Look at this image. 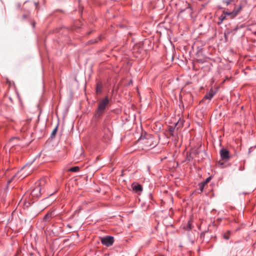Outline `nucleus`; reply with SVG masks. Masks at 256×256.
Wrapping results in <instances>:
<instances>
[{
  "instance_id": "6ab92c4d",
  "label": "nucleus",
  "mask_w": 256,
  "mask_h": 256,
  "mask_svg": "<svg viewBox=\"0 0 256 256\" xmlns=\"http://www.w3.org/2000/svg\"><path fill=\"white\" fill-rule=\"evenodd\" d=\"M220 18L221 20V22L226 18V16H221L220 17Z\"/></svg>"
},
{
  "instance_id": "bb28decb",
  "label": "nucleus",
  "mask_w": 256,
  "mask_h": 256,
  "mask_svg": "<svg viewBox=\"0 0 256 256\" xmlns=\"http://www.w3.org/2000/svg\"><path fill=\"white\" fill-rule=\"evenodd\" d=\"M90 42L91 44L94 43V42H91V41Z\"/></svg>"
},
{
  "instance_id": "a878e982",
  "label": "nucleus",
  "mask_w": 256,
  "mask_h": 256,
  "mask_svg": "<svg viewBox=\"0 0 256 256\" xmlns=\"http://www.w3.org/2000/svg\"><path fill=\"white\" fill-rule=\"evenodd\" d=\"M218 164H222V163L220 162H219Z\"/></svg>"
},
{
  "instance_id": "39448f33",
  "label": "nucleus",
  "mask_w": 256,
  "mask_h": 256,
  "mask_svg": "<svg viewBox=\"0 0 256 256\" xmlns=\"http://www.w3.org/2000/svg\"><path fill=\"white\" fill-rule=\"evenodd\" d=\"M214 91L212 90H211L208 94H206L205 96L204 97V99L202 100H204L206 99H208L209 100H210L212 99V98L214 96Z\"/></svg>"
},
{
  "instance_id": "2eb2a0df",
  "label": "nucleus",
  "mask_w": 256,
  "mask_h": 256,
  "mask_svg": "<svg viewBox=\"0 0 256 256\" xmlns=\"http://www.w3.org/2000/svg\"><path fill=\"white\" fill-rule=\"evenodd\" d=\"M174 130V128H173L172 126H170L169 128L168 131L170 132L171 136H173Z\"/></svg>"
},
{
  "instance_id": "a211bd4d",
  "label": "nucleus",
  "mask_w": 256,
  "mask_h": 256,
  "mask_svg": "<svg viewBox=\"0 0 256 256\" xmlns=\"http://www.w3.org/2000/svg\"><path fill=\"white\" fill-rule=\"evenodd\" d=\"M188 230H190L192 228V222L189 221L188 224Z\"/></svg>"
},
{
  "instance_id": "dca6fc26",
  "label": "nucleus",
  "mask_w": 256,
  "mask_h": 256,
  "mask_svg": "<svg viewBox=\"0 0 256 256\" xmlns=\"http://www.w3.org/2000/svg\"><path fill=\"white\" fill-rule=\"evenodd\" d=\"M204 186V184H202V182L199 184L200 190V192H202L203 191Z\"/></svg>"
},
{
  "instance_id": "6e6552de",
  "label": "nucleus",
  "mask_w": 256,
  "mask_h": 256,
  "mask_svg": "<svg viewBox=\"0 0 256 256\" xmlns=\"http://www.w3.org/2000/svg\"><path fill=\"white\" fill-rule=\"evenodd\" d=\"M102 244L106 247H108L112 245L114 241H101Z\"/></svg>"
},
{
  "instance_id": "aec40b11",
  "label": "nucleus",
  "mask_w": 256,
  "mask_h": 256,
  "mask_svg": "<svg viewBox=\"0 0 256 256\" xmlns=\"http://www.w3.org/2000/svg\"><path fill=\"white\" fill-rule=\"evenodd\" d=\"M231 2L232 1H230V0H228L224 1V2L226 6H228Z\"/></svg>"
},
{
  "instance_id": "4468645a",
  "label": "nucleus",
  "mask_w": 256,
  "mask_h": 256,
  "mask_svg": "<svg viewBox=\"0 0 256 256\" xmlns=\"http://www.w3.org/2000/svg\"><path fill=\"white\" fill-rule=\"evenodd\" d=\"M57 131H58V126H56V127L54 128V130H52V134H51V136H52V138H53V137H54V136H56V132H57Z\"/></svg>"
},
{
  "instance_id": "f8f14e48",
  "label": "nucleus",
  "mask_w": 256,
  "mask_h": 256,
  "mask_svg": "<svg viewBox=\"0 0 256 256\" xmlns=\"http://www.w3.org/2000/svg\"><path fill=\"white\" fill-rule=\"evenodd\" d=\"M114 240V238L113 236H104L103 238H101V240Z\"/></svg>"
},
{
  "instance_id": "b1692460",
  "label": "nucleus",
  "mask_w": 256,
  "mask_h": 256,
  "mask_svg": "<svg viewBox=\"0 0 256 256\" xmlns=\"http://www.w3.org/2000/svg\"><path fill=\"white\" fill-rule=\"evenodd\" d=\"M27 175H28V174H24V175L22 176V178H24L26 177Z\"/></svg>"
},
{
  "instance_id": "f3484780",
  "label": "nucleus",
  "mask_w": 256,
  "mask_h": 256,
  "mask_svg": "<svg viewBox=\"0 0 256 256\" xmlns=\"http://www.w3.org/2000/svg\"><path fill=\"white\" fill-rule=\"evenodd\" d=\"M210 180H211V177H210H210L208 178L205 180V181H204V182H202V184H204L205 185V184H208V183L210 181Z\"/></svg>"
},
{
  "instance_id": "20e7f679",
  "label": "nucleus",
  "mask_w": 256,
  "mask_h": 256,
  "mask_svg": "<svg viewBox=\"0 0 256 256\" xmlns=\"http://www.w3.org/2000/svg\"><path fill=\"white\" fill-rule=\"evenodd\" d=\"M42 190L41 188L37 186L32 190L31 194L33 196L38 197L41 195Z\"/></svg>"
},
{
  "instance_id": "412c9836",
  "label": "nucleus",
  "mask_w": 256,
  "mask_h": 256,
  "mask_svg": "<svg viewBox=\"0 0 256 256\" xmlns=\"http://www.w3.org/2000/svg\"><path fill=\"white\" fill-rule=\"evenodd\" d=\"M186 9H190V10H192L191 7L190 6V4H188V6L186 8Z\"/></svg>"
},
{
  "instance_id": "1a4fd4ad",
  "label": "nucleus",
  "mask_w": 256,
  "mask_h": 256,
  "mask_svg": "<svg viewBox=\"0 0 256 256\" xmlns=\"http://www.w3.org/2000/svg\"><path fill=\"white\" fill-rule=\"evenodd\" d=\"M46 182V179H44V178L40 180L38 186L42 188V187L45 185Z\"/></svg>"
},
{
  "instance_id": "9d476101",
  "label": "nucleus",
  "mask_w": 256,
  "mask_h": 256,
  "mask_svg": "<svg viewBox=\"0 0 256 256\" xmlns=\"http://www.w3.org/2000/svg\"><path fill=\"white\" fill-rule=\"evenodd\" d=\"M224 238L226 240L232 238L231 234L230 232L228 231L224 233Z\"/></svg>"
},
{
  "instance_id": "9b49d317",
  "label": "nucleus",
  "mask_w": 256,
  "mask_h": 256,
  "mask_svg": "<svg viewBox=\"0 0 256 256\" xmlns=\"http://www.w3.org/2000/svg\"><path fill=\"white\" fill-rule=\"evenodd\" d=\"M80 170V168L78 166H74L70 168L68 170V171L72 172H76Z\"/></svg>"
},
{
  "instance_id": "f03ea898",
  "label": "nucleus",
  "mask_w": 256,
  "mask_h": 256,
  "mask_svg": "<svg viewBox=\"0 0 256 256\" xmlns=\"http://www.w3.org/2000/svg\"><path fill=\"white\" fill-rule=\"evenodd\" d=\"M222 160L227 161L230 159L229 152L226 148H222L220 152Z\"/></svg>"
},
{
  "instance_id": "0eeeda50",
  "label": "nucleus",
  "mask_w": 256,
  "mask_h": 256,
  "mask_svg": "<svg viewBox=\"0 0 256 256\" xmlns=\"http://www.w3.org/2000/svg\"><path fill=\"white\" fill-rule=\"evenodd\" d=\"M102 84L100 83H98L96 86V92L97 94H100L102 92Z\"/></svg>"
},
{
  "instance_id": "7ed1b4c3",
  "label": "nucleus",
  "mask_w": 256,
  "mask_h": 256,
  "mask_svg": "<svg viewBox=\"0 0 256 256\" xmlns=\"http://www.w3.org/2000/svg\"><path fill=\"white\" fill-rule=\"evenodd\" d=\"M241 8H239L236 10H234L232 12H224V14L226 15L225 16H230V18H234L240 12Z\"/></svg>"
},
{
  "instance_id": "4be33fe9",
  "label": "nucleus",
  "mask_w": 256,
  "mask_h": 256,
  "mask_svg": "<svg viewBox=\"0 0 256 256\" xmlns=\"http://www.w3.org/2000/svg\"><path fill=\"white\" fill-rule=\"evenodd\" d=\"M27 18V15H26V14H24V15L22 16V18H23V19H25V18Z\"/></svg>"
},
{
  "instance_id": "423d86ee",
  "label": "nucleus",
  "mask_w": 256,
  "mask_h": 256,
  "mask_svg": "<svg viewBox=\"0 0 256 256\" xmlns=\"http://www.w3.org/2000/svg\"><path fill=\"white\" fill-rule=\"evenodd\" d=\"M133 190L136 192H140L142 190V187L140 184H138L133 186Z\"/></svg>"
},
{
  "instance_id": "393cba45",
  "label": "nucleus",
  "mask_w": 256,
  "mask_h": 256,
  "mask_svg": "<svg viewBox=\"0 0 256 256\" xmlns=\"http://www.w3.org/2000/svg\"><path fill=\"white\" fill-rule=\"evenodd\" d=\"M184 10H180V12H184Z\"/></svg>"
},
{
  "instance_id": "5701e85b",
  "label": "nucleus",
  "mask_w": 256,
  "mask_h": 256,
  "mask_svg": "<svg viewBox=\"0 0 256 256\" xmlns=\"http://www.w3.org/2000/svg\"><path fill=\"white\" fill-rule=\"evenodd\" d=\"M35 24H36V23H35L34 22L32 24V27H33V28H34V26H35Z\"/></svg>"
},
{
  "instance_id": "ddd939ff",
  "label": "nucleus",
  "mask_w": 256,
  "mask_h": 256,
  "mask_svg": "<svg viewBox=\"0 0 256 256\" xmlns=\"http://www.w3.org/2000/svg\"><path fill=\"white\" fill-rule=\"evenodd\" d=\"M52 214V212H48L44 217V220H47L49 218H51Z\"/></svg>"
},
{
  "instance_id": "f257e3e1",
  "label": "nucleus",
  "mask_w": 256,
  "mask_h": 256,
  "mask_svg": "<svg viewBox=\"0 0 256 256\" xmlns=\"http://www.w3.org/2000/svg\"><path fill=\"white\" fill-rule=\"evenodd\" d=\"M109 103L108 98L106 96L104 100L100 102L98 106L96 114V116H100L104 112V110Z\"/></svg>"
}]
</instances>
